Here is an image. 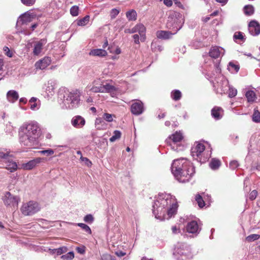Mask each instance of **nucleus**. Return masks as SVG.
Here are the masks:
<instances>
[{"mask_svg": "<svg viewBox=\"0 0 260 260\" xmlns=\"http://www.w3.org/2000/svg\"><path fill=\"white\" fill-rule=\"evenodd\" d=\"M152 207L155 218L162 221L173 216L176 213L178 205L175 197L162 193L158 195Z\"/></svg>", "mask_w": 260, "mask_h": 260, "instance_id": "f257e3e1", "label": "nucleus"}, {"mask_svg": "<svg viewBox=\"0 0 260 260\" xmlns=\"http://www.w3.org/2000/svg\"><path fill=\"white\" fill-rule=\"evenodd\" d=\"M40 135V129L36 122L24 123L20 127L19 141L22 146L28 148L37 145L38 139Z\"/></svg>", "mask_w": 260, "mask_h": 260, "instance_id": "f03ea898", "label": "nucleus"}, {"mask_svg": "<svg viewBox=\"0 0 260 260\" xmlns=\"http://www.w3.org/2000/svg\"><path fill=\"white\" fill-rule=\"evenodd\" d=\"M194 167L190 162L184 158L174 160L171 170L175 178L180 182L188 181L194 174Z\"/></svg>", "mask_w": 260, "mask_h": 260, "instance_id": "7ed1b4c3", "label": "nucleus"}, {"mask_svg": "<svg viewBox=\"0 0 260 260\" xmlns=\"http://www.w3.org/2000/svg\"><path fill=\"white\" fill-rule=\"evenodd\" d=\"M79 92L78 90H69L62 87L58 91V98L62 102V107L72 109L77 108L80 102Z\"/></svg>", "mask_w": 260, "mask_h": 260, "instance_id": "20e7f679", "label": "nucleus"}, {"mask_svg": "<svg viewBox=\"0 0 260 260\" xmlns=\"http://www.w3.org/2000/svg\"><path fill=\"white\" fill-rule=\"evenodd\" d=\"M183 23L184 17L181 14L176 11L170 12L166 25L168 29L174 31V34L182 28Z\"/></svg>", "mask_w": 260, "mask_h": 260, "instance_id": "39448f33", "label": "nucleus"}, {"mask_svg": "<svg viewBox=\"0 0 260 260\" xmlns=\"http://www.w3.org/2000/svg\"><path fill=\"white\" fill-rule=\"evenodd\" d=\"M173 255L176 260H186L190 259L193 256L190 246L184 243L177 244Z\"/></svg>", "mask_w": 260, "mask_h": 260, "instance_id": "423d86ee", "label": "nucleus"}, {"mask_svg": "<svg viewBox=\"0 0 260 260\" xmlns=\"http://www.w3.org/2000/svg\"><path fill=\"white\" fill-rule=\"evenodd\" d=\"M205 147L201 143L196 142L194 146L191 148V153L192 157L197 159H199L200 162H205L211 157V151L204 152Z\"/></svg>", "mask_w": 260, "mask_h": 260, "instance_id": "0eeeda50", "label": "nucleus"}, {"mask_svg": "<svg viewBox=\"0 0 260 260\" xmlns=\"http://www.w3.org/2000/svg\"><path fill=\"white\" fill-rule=\"evenodd\" d=\"M183 136L180 132H176L172 135L167 140V143L169 144L172 149L177 152L181 151L184 150L185 146L182 144Z\"/></svg>", "mask_w": 260, "mask_h": 260, "instance_id": "6e6552de", "label": "nucleus"}, {"mask_svg": "<svg viewBox=\"0 0 260 260\" xmlns=\"http://www.w3.org/2000/svg\"><path fill=\"white\" fill-rule=\"evenodd\" d=\"M40 209V206L37 202L30 201L23 203L20 210L24 215L30 216L39 211Z\"/></svg>", "mask_w": 260, "mask_h": 260, "instance_id": "1a4fd4ad", "label": "nucleus"}, {"mask_svg": "<svg viewBox=\"0 0 260 260\" xmlns=\"http://www.w3.org/2000/svg\"><path fill=\"white\" fill-rule=\"evenodd\" d=\"M32 16L28 13H24L18 19L16 23V27L18 30L21 33L27 30V27L32 21Z\"/></svg>", "mask_w": 260, "mask_h": 260, "instance_id": "9d476101", "label": "nucleus"}, {"mask_svg": "<svg viewBox=\"0 0 260 260\" xmlns=\"http://www.w3.org/2000/svg\"><path fill=\"white\" fill-rule=\"evenodd\" d=\"M209 62V65L205 64L204 67V73L210 78L216 76V78L217 76V78L219 79V77L221 75L220 74L221 69L219 64L214 63L212 60H210Z\"/></svg>", "mask_w": 260, "mask_h": 260, "instance_id": "9b49d317", "label": "nucleus"}, {"mask_svg": "<svg viewBox=\"0 0 260 260\" xmlns=\"http://www.w3.org/2000/svg\"><path fill=\"white\" fill-rule=\"evenodd\" d=\"M229 86V81L223 75H220L219 79L214 84V87L216 88V92L220 94L228 93Z\"/></svg>", "mask_w": 260, "mask_h": 260, "instance_id": "f8f14e48", "label": "nucleus"}, {"mask_svg": "<svg viewBox=\"0 0 260 260\" xmlns=\"http://www.w3.org/2000/svg\"><path fill=\"white\" fill-rule=\"evenodd\" d=\"M3 201L6 206L15 209L17 208L20 198L18 196L12 195L10 192H7L3 198Z\"/></svg>", "mask_w": 260, "mask_h": 260, "instance_id": "ddd939ff", "label": "nucleus"}, {"mask_svg": "<svg viewBox=\"0 0 260 260\" xmlns=\"http://www.w3.org/2000/svg\"><path fill=\"white\" fill-rule=\"evenodd\" d=\"M43 95L47 100L51 99L55 94V83L52 80H49L43 87Z\"/></svg>", "mask_w": 260, "mask_h": 260, "instance_id": "4468645a", "label": "nucleus"}, {"mask_svg": "<svg viewBox=\"0 0 260 260\" xmlns=\"http://www.w3.org/2000/svg\"><path fill=\"white\" fill-rule=\"evenodd\" d=\"M46 39H41L38 41H36L34 43V48L32 53L34 55L38 56L40 55L43 50L44 46L46 44Z\"/></svg>", "mask_w": 260, "mask_h": 260, "instance_id": "2eb2a0df", "label": "nucleus"}, {"mask_svg": "<svg viewBox=\"0 0 260 260\" xmlns=\"http://www.w3.org/2000/svg\"><path fill=\"white\" fill-rule=\"evenodd\" d=\"M45 159L42 157H37L32 159L26 163L23 164L22 167L24 170H30L34 168L38 164L42 162Z\"/></svg>", "mask_w": 260, "mask_h": 260, "instance_id": "dca6fc26", "label": "nucleus"}, {"mask_svg": "<svg viewBox=\"0 0 260 260\" xmlns=\"http://www.w3.org/2000/svg\"><path fill=\"white\" fill-rule=\"evenodd\" d=\"M131 112L134 115H139L141 114L144 110L143 103L138 101L133 103L131 106Z\"/></svg>", "mask_w": 260, "mask_h": 260, "instance_id": "f3484780", "label": "nucleus"}, {"mask_svg": "<svg viewBox=\"0 0 260 260\" xmlns=\"http://www.w3.org/2000/svg\"><path fill=\"white\" fill-rule=\"evenodd\" d=\"M51 62V57L45 56L39 60L35 63V67L37 69L44 70L46 69Z\"/></svg>", "mask_w": 260, "mask_h": 260, "instance_id": "a211bd4d", "label": "nucleus"}, {"mask_svg": "<svg viewBox=\"0 0 260 260\" xmlns=\"http://www.w3.org/2000/svg\"><path fill=\"white\" fill-rule=\"evenodd\" d=\"M71 124L76 128H81L85 124V120L81 116L76 115L72 118Z\"/></svg>", "mask_w": 260, "mask_h": 260, "instance_id": "6ab92c4d", "label": "nucleus"}, {"mask_svg": "<svg viewBox=\"0 0 260 260\" xmlns=\"http://www.w3.org/2000/svg\"><path fill=\"white\" fill-rule=\"evenodd\" d=\"M224 53V50L222 48L218 46L212 47L209 52L210 56L213 58L220 57Z\"/></svg>", "mask_w": 260, "mask_h": 260, "instance_id": "aec40b11", "label": "nucleus"}, {"mask_svg": "<svg viewBox=\"0 0 260 260\" xmlns=\"http://www.w3.org/2000/svg\"><path fill=\"white\" fill-rule=\"evenodd\" d=\"M249 33L252 36H257L260 34V25L256 21H251L248 25Z\"/></svg>", "mask_w": 260, "mask_h": 260, "instance_id": "412c9836", "label": "nucleus"}, {"mask_svg": "<svg viewBox=\"0 0 260 260\" xmlns=\"http://www.w3.org/2000/svg\"><path fill=\"white\" fill-rule=\"evenodd\" d=\"M5 164V168L11 172H13L17 169V165L15 162L12 157L9 156L5 161L3 162Z\"/></svg>", "mask_w": 260, "mask_h": 260, "instance_id": "4be33fe9", "label": "nucleus"}, {"mask_svg": "<svg viewBox=\"0 0 260 260\" xmlns=\"http://www.w3.org/2000/svg\"><path fill=\"white\" fill-rule=\"evenodd\" d=\"M186 231L189 233L197 235L199 233L200 229L196 221H191L188 222L186 226Z\"/></svg>", "mask_w": 260, "mask_h": 260, "instance_id": "5701e85b", "label": "nucleus"}, {"mask_svg": "<svg viewBox=\"0 0 260 260\" xmlns=\"http://www.w3.org/2000/svg\"><path fill=\"white\" fill-rule=\"evenodd\" d=\"M102 92H107L110 93L112 96H114L116 94V91L118 88L112 85L109 83H106L105 84H102Z\"/></svg>", "mask_w": 260, "mask_h": 260, "instance_id": "b1692460", "label": "nucleus"}, {"mask_svg": "<svg viewBox=\"0 0 260 260\" xmlns=\"http://www.w3.org/2000/svg\"><path fill=\"white\" fill-rule=\"evenodd\" d=\"M175 34L172 30L171 31L159 30L156 32L157 37L161 39H170Z\"/></svg>", "mask_w": 260, "mask_h": 260, "instance_id": "393cba45", "label": "nucleus"}, {"mask_svg": "<svg viewBox=\"0 0 260 260\" xmlns=\"http://www.w3.org/2000/svg\"><path fill=\"white\" fill-rule=\"evenodd\" d=\"M210 198H211V197L208 195L204 194V197H202L201 195L197 194V195H196L195 199H196V201H197V202L198 204V206L200 208H203L205 206V205H206L205 202H207V199L208 200L209 199V202L210 200Z\"/></svg>", "mask_w": 260, "mask_h": 260, "instance_id": "a878e982", "label": "nucleus"}, {"mask_svg": "<svg viewBox=\"0 0 260 260\" xmlns=\"http://www.w3.org/2000/svg\"><path fill=\"white\" fill-rule=\"evenodd\" d=\"M211 115L214 119H220L222 117L223 110L220 107H215L211 110Z\"/></svg>", "mask_w": 260, "mask_h": 260, "instance_id": "bb28decb", "label": "nucleus"}, {"mask_svg": "<svg viewBox=\"0 0 260 260\" xmlns=\"http://www.w3.org/2000/svg\"><path fill=\"white\" fill-rule=\"evenodd\" d=\"M7 98L9 102L13 103L18 99V93L15 90H9L7 93Z\"/></svg>", "mask_w": 260, "mask_h": 260, "instance_id": "cd10ccee", "label": "nucleus"}, {"mask_svg": "<svg viewBox=\"0 0 260 260\" xmlns=\"http://www.w3.org/2000/svg\"><path fill=\"white\" fill-rule=\"evenodd\" d=\"M137 32L139 34L141 41L144 42L145 40V31L146 28L142 24H138L136 25Z\"/></svg>", "mask_w": 260, "mask_h": 260, "instance_id": "c85d7f7f", "label": "nucleus"}, {"mask_svg": "<svg viewBox=\"0 0 260 260\" xmlns=\"http://www.w3.org/2000/svg\"><path fill=\"white\" fill-rule=\"evenodd\" d=\"M89 55L91 56L104 57L107 55L106 50L102 49H95L91 50L89 52Z\"/></svg>", "mask_w": 260, "mask_h": 260, "instance_id": "c756f323", "label": "nucleus"}, {"mask_svg": "<svg viewBox=\"0 0 260 260\" xmlns=\"http://www.w3.org/2000/svg\"><path fill=\"white\" fill-rule=\"evenodd\" d=\"M29 102L30 104V108L31 110L35 111L38 110L40 108V105L38 104V103H40V101H38L37 102V99L36 98H31L30 99Z\"/></svg>", "mask_w": 260, "mask_h": 260, "instance_id": "7c9ffc66", "label": "nucleus"}, {"mask_svg": "<svg viewBox=\"0 0 260 260\" xmlns=\"http://www.w3.org/2000/svg\"><path fill=\"white\" fill-rule=\"evenodd\" d=\"M245 96L249 103H253L256 99L255 93L252 90H248L246 92Z\"/></svg>", "mask_w": 260, "mask_h": 260, "instance_id": "2f4dec72", "label": "nucleus"}, {"mask_svg": "<svg viewBox=\"0 0 260 260\" xmlns=\"http://www.w3.org/2000/svg\"><path fill=\"white\" fill-rule=\"evenodd\" d=\"M221 165V162L219 160L213 158L209 164V166L212 170H216L219 168Z\"/></svg>", "mask_w": 260, "mask_h": 260, "instance_id": "473e14b6", "label": "nucleus"}, {"mask_svg": "<svg viewBox=\"0 0 260 260\" xmlns=\"http://www.w3.org/2000/svg\"><path fill=\"white\" fill-rule=\"evenodd\" d=\"M171 96L173 100L178 101L181 98L182 93L180 90L175 89L171 92Z\"/></svg>", "mask_w": 260, "mask_h": 260, "instance_id": "72a5a7b5", "label": "nucleus"}, {"mask_svg": "<svg viewBox=\"0 0 260 260\" xmlns=\"http://www.w3.org/2000/svg\"><path fill=\"white\" fill-rule=\"evenodd\" d=\"M244 14L247 16H251L254 12V7L252 5H246L243 8Z\"/></svg>", "mask_w": 260, "mask_h": 260, "instance_id": "f704fd0d", "label": "nucleus"}, {"mask_svg": "<svg viewBox=\"0 0 260 260\" xmlns=\"http://www.w3.org/2000/svg\"><path fill=\"white\" fill-rule=\"evenodd\" d=\"M126 16L129 21H134L137 19V13L134 10H131L126 12Z\"/></svg>", "mask_w": 260, "mask_h": 260, "instance_id": "c9c22d12", "label": "nucleus"}, {"mask_svg": "<svg viewBox=\"0 0 260 260\" xmlns=\"http://www.w3.org/2000/svg\"><path fill=\"white\" fill-rule=\"evenodd\" d=\"M90 17L89 15H86L82 19L78 20L77 24L79 26H85L88 24L89 21Z\"/></svg>", "mask_w": 260, "mask_h": 260, "instance_id": "e433bc0d", "label": "nucleus"}, {"mask_svg": "<svg viewBox=\"0 0 260 260\" xmlns=\"http://www.w3.org/2000/svg\"><path fill=\"white\" fill-rule=\"evenodd\" d=\"M38 24L37 23H34V24H29L28 27H27V30L24 31L23 32V34L25 35H29L31 32L37 27Z\"/></svg>", "mask_w": 260, "mask_h": 260, "instance_id": "4c0bfd02", "label": "nucleus"}, {"mask_svg": "<svg viewBox=\"0 0 260 260\" xmlns=\"http://www.w3.org/2000/svg\"><path fill=\"white\" fill-rule=\"evenodd\" d=\"M228 69L229 71L232 73H237L239 70L240 68L238 65L235 64L232 62H230L229 63Z\"/></svg>", "mask_w": 260, "mask_h": 260, "instance_id": "58836bf2", "label": "nucleus"}, {"mask_svg": "<svg viewBox=\"0 0 260 260\" xmlns=\"http://www.w3.org/2000/svg\"><path fill=\"white\" fill-rule=\"evenodd\" d=\"M121 135V133L119 131H114L113 135L110 138L109 140L111 142H115L116 140L119 139Z\"/></svg>", "mask_w": 260, "mask_h": 260, "instance_id": "ea45409f", "label": "nucleus"}, {"mask_svg": "<svg viewBox=\"0 0 260 260\" xmlns=\"http://www.w3.org/2000/svg\"><path fill=\"white\" fill-rule=\"evenodd\" d=\"M230 98L235 96L237 94V90L236 88L232 86H229L228 89V93Z\"/></svg>", "mask_w": 260, "mask_h": 260, "instance_id": "a19ab883", "label": "nucleus"}, {"mask_svg": "<svg viewBox=\"0 0 260 260\" xmlns=\"http://www.w3.org/2000/svg\"><path fill=\"white\" fill-rule=\"evenodd\" d=\"M113 117H115L114 115L106 113L103 114L102 118L106 121L110 122L113 121Z\"/></svg>", "mask_w": 260, "mask_h": 260, "instance_id": "79ce46f5", "label": "nucleus"}, {"mask_svg": "<svg viewBox=\"0 0 260 260\" xmlns=\"http://www.w3.org/2000/svg\"><path fill=\"white\" fill-rule=\"evenodd\" d=\"M74 258V253L73 251H70L66 254L61 256V258L63 260H72Z\"/></svg>", "mask_w": 260, "mask_h": 260, "instance_id": "37998d69", "label": "nucleus"}, {"mask_svg": "<svg viewBox=\"0 0 260 260\" xmlns=\"http://www.w3.org/2000/svg\"><path fill=\"white\" fill-rule=\"evenodd\" d=\"M252 120L256 123L260 122V112L258 110H254L252 115Z\"/></svg>", "mask_w": 260, "mask_h": 260, "instance_id": "c03bdc74", "label": "nucleus"}, {"mask_svg": "<svg viewBox=\"0 0 260 260\" xmlns=\"http://www.w3.org/2000/svg\"><path fill=\"white\" fill-rule=\"evenodd\" d=\"M94 85L90 89V90L95 93L102 92V90H103L102 84L98 86L95 83H94Z\"/></svg>", "mask_w": 260, "mask_h": 260, "instance_id": "a18cd8bd", "label": "nucleus"}, {"mask_svg": "<svg viewBox=\"0 0 260 260\" xmlns=\"http://www.w3.org/2000/svg\"><path fill=\"white\" fill-rule=\"evenodd\" d=\"M38 152L42 155H44L47 156H49L53 155L54 151L51 149H48L47 150L39 151Z\"/></svg>", "mask_w": 260, "mask_h": 260, "instance_id": "49530a36", "label": "nucleus"}, {"mask_svg": "<svg viewBox=\"0 0 260 260\" xmlns=\"http://www.w3.org/2000/svg\"><path fill=\"white\" fill-rule=\"evenodd\" d=\"M77 225L79 227H80L81 229H82L83 230H84L87 233L91 234V230L89 226L86 225V224L83 223H77Z\"/></svg>", "mask_w": 260, "mask_h": 260, "instance_id": "de8ad7c7", "label": "nucleus"}, {"mask_svg": "<svg viewBox=\"0 0 260 260\" xmlns=\"http://www.w3.org/2000/svg\"><path fill=\"white\" fill-rule=\"evenodd\" d=\"M84 221L89 224L92 223L94 221V217L90 214H87L84 217Z\"/></svg>", "mask_w": 260, "mask_h": 260, "instance_id": "09e8293b", "label": "nucleus"}, {"mask_svg": "<svg viewBox=\"0 0 260 260\" xmlns=\"http://www.w3.org/2000/svg\"><path fill=\"white\" fill-rule=\"evenodd\" d=\"M260 236L257 234H251L248 236H247L246 238V240L251 242L254 241L256 240H257L259 238Z\"/></svg>", "mask_w": 260, "mask_h": 260, "instance_id": "8fccbe9b", "label": "nucleus"}, {"mask_svg": "<svg viewBox=\"0 0 260 260\" xmlns=\"http://www.w3.org/2000/svg\"><path fill=\"white\" fill-rule=\"evenodd\" d=\"M79 8L77 6H72L70 9V13L73 16H76L78 15Z\"/></svg>", "mask_w": 260, "mask_h": 260, "instance_id": "3c124183", "label": "nucleus"}, {"mask_svg": "<svg viewBox=\"0 0 260 260\" xmlns=\"http://www.w3.org/2000/svg\"><path fill=\"white\" fill-rule=\"evenodd\" d=\"M56 254L57 255H61L62 253H66L68 251V248L66 246L60 247L56 249Z\"/></svg>", "mask_w": 260, "mask_h": 260, "instance_id": "603ef678", "label": "nucleus"}, {"mask_svg": "<svg viewBox=\"0 0 260 260\" xmlns=\"http://www.w3.org/2000/svg\"><path fill=\"white\" fill-rule=\"evenodd\" d=\"M22 3L27 6H31L36 2V0H21Z\"/></svg>", "mask_w": 260, "mask_h": 260, "instance_id": "864d4df0", "label": "nucleus"}, {"mask_svg": "<svg viewBox=\"0 0 260 260\" xmlns=\"http://www.w3.org/2000/svg\"><path fill=\"white\" fill-rule=\"evenodd\" d=\"M9 156V153L8 151L4 152L0 150V158L3 159V162H4L5 159H6Z\"/></svg>", "mask_w": 260, "mask_h": 260, "instance_id": "5fc2aeb1", "label": "nucleus"}, {"mask_svg": "<svg viewBox=\"0 0 260 260\" xmlns=\"http://www.w3.org/2000/svg\"><path fill=\"white\" fill-rule=\"evenodd\" d=\"M3 50L5 52V54L7 56H8L9 57H12L13 52L10 50V49L8 47H7V46L4 47Z\"/></svg>", "mask_w": 260, "mask_h": 260, "instance_id": "6e6d98bb", "label": "nucleus"}, {"mask_svg": "<svg viewBox=\"0 0 260 260\" xmlns=\"http://www.w3.org/2000/svg\"><path fill=\"white\" fill-rule=\"evenodd\" d=\"M234 39L235 40H243L244 36L243 35V33L241 32H237L234 35Z\"/></svg>", "mask_w": 260, "mask_h": 260, "instance_id": "4d7b16f0", "label": "nucleus"}, {"mask_svg": "<svg viewBox=\"0 0 260 260\" xmlns=\"http://www.w3.org/2000/svg\"><path fill=\"white\" fill-rule=\"evenodd\" d=\"M239 166V163L236 160L231 161L230 163V168L231 169L234 170Z\"/></svg>", "mask_w": 260, "mask_h": 260, "instance_id": "13d9d810", "label": "nucleus"}, {"mask_svg": "<svg viewBox=\"0 0 260 260\" xmlns=\"http://www.w3.org/2000/svg\"><path fill=\"white\" fill-rule=\"evenodd\" d=\"M119 10H117L116 9H113L111 10L110 12V16L111 18H114L116 17L117 15L119 14Z\"/></svg>", "mask_w": 260, "mask_h": 260, "instance_id": "bf43d9fd", "label": "nucleus"}, {"mask_svg": "<svg viewBox=\"0 0 260 260\" xmlns=\"http://www.w3.org/2000/svg\"><path fill=\"white\" fill-rule=\"evenodd\" d=\"M4 66V62L2 59L0 58V80H2L4 78V75H3V68Z\"/></svg>", "mask_w": 260, "mask_h": 260, "instance_id": "052dcab7", "label": "nucleus"}, {"mask_svg": "<svg viewBox=\"0 0 260 260\" xmlns=\"http://www.w3.org/2000/svg\"><path fill=\"white\" fill-rule=\"evenodd\" d=\"M76 251L80 254H84L85 252V247L82 246L81 247H77L76 248Z\"/></svg>", "mask_w": 260, "mask_h": 260, "instance_id": "680f3d73", "label": "nucleus"}, {"mask_svg": "<svg viewBox=\"0 0 260 260\" xmlns=\"http://www.w3.org/2000/svg\"><path fill=\"white\" fill-rule=\"evenodd\" d=\"M257 192L256 190H252L250 194H249V199L251 200H254L256 196H257Z\"/></svg>", "mask_w": 260, "mask_h": 260, "instance_id": "e2e57ef3", "label": "nucleus"}, {"mask_svg": "<svg viewBox=\"0 0 260 260\" xmlns=\"http://www.w3.org/2000/svg\"><path fill=\"white\" fill-rule=\"evenodd\" d=\"M80 160L84 161L88 166L91 165V162L87 157H84L81 156L80 157Z\"/></svg>", "mask_w": 260, "mask_h": 260, "instance_id": "0e129e2a", "label": "nucleus"}, {"mask_svg": "<svg viewBox=\"0 0 260 260\" xmlns=\"http://www.w3.org/2000/svg\"><path fill=\"white\" fill-rule=\"evenodd\" d=\"M163 2L164 4L167 7H170L172 5L173 2L172 0H160Z\"/></svg>", "mask_w": 260, "mask_h": 260, "instance_id": "69168bd1", "label": "nucleus"}, {"mask_svg": "<svg viewBox=\"0 0 260 260\" xmlns=\"http://www.w3.org/2000/svg\"><path fill=\"white\" fill-rule=\"evenodd\" d=\"M133 38L135 43L136 44H139V43H140V42H139L140 35H139L135 34L133 36Z\"/></svg>", "mask_w": 260, "mask_h": 260, "instance_id": "338daca9", "label": "nucleus"}, {"mask_svg": "<svg viewBox=\"0 0 260 260\" xmlns=\"http://www.w3.org/2000/svg\"><path fill=\"white\" fill-rule=\"evenodd\" d=\"M111 256L109 254H103L102 256V260H110Z\"/></svg>", "mask_w": 260, "mask_h": 260, "instance_id": "774afa93", "label": "nucleus"}]
</instances>
